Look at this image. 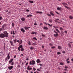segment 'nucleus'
Returning <instances> with one entry per match:
<instances>
[{
  "label": "nucleus",
  "instance_id": "1",
  "mask_svg": "<svg viewBox=\"0 0 73 73\" xmlns=\"http://www.w3.org/2000/svg\"><path fill=\"white\" fill-rule=\"evenodd\" d=\"M29 64V65H35L36 64L35 61L34 60H32L31 61H30Z\"/></svg>",
  "mask_w": 73,
  "mask_h": 73
},
{
  "label": "nucleus",
  "instance_id": "2",
  "mask_svg": "<svg viewBox=\"0 0 73 73\" xmlns=\"http://www.w3.org/2000/svg\"><path fill=\"white\" fill-rule=\"evenodd\" d=\"M3 33L6 37H8V33H7V32L5 31Z\"/></svg>",
  "mask_w": 73,
  "mask_h": 73
},
{
  "label": "nucleus",
  "instance_id": "3",
  "mask_svg": "<svg viewBox=\"0 0 73 73\" xmlns=\"http://www.w3.org/2000/svg\"><path fill=\"white\" fill-rule=\"evenodd\" d=\"M0 37H1V38H4L5 37V35H4V34H0Z\"/></svg>",
  "mask_w": 73,
  "mask_h": 73
},
{
  "label": "nucleus",
  "instance_id": "4",
  "mask_svg": "<svg viewBox=\"0 0 73 73\" xmlns=\"http://www.w3.org/2000/svg\"><path fill=\"white\" fill-rule=\"evenodd\" d=\"M54 32L56 33V34H54V36L55 37H57L58 36V33L57 32H56L55 31H54Z\"/></svg>",
  "mask_w": 73,
  "mask_h": 73
},
{
  "label": "nucleus",
  "instance_id": "5",
  "mask_svg": "<svg viewBox=\"0 0 73 73\" xmlns=\"http://www.w3.org/2000/svg\"><path fill=\"white\" fill-rule=\"evenodd\" d=\"M23 48V45H20L19 47L18 48V49L19 51H20V48Z\"/></svg>",
  "mask_w": 73,
  "mask_h": 73
},
{
  "label": "nucleus",
  "instance_id": "6",
  "mask_svg": "<svg viewBox=\"0 0 73 73\" xmlns=\"http://www.w3.org/2000/svg\"><path fill=\"white\" fill-rule=\"evenodd\" d=\"M7 27L6 24H4L2 26V28L3 30H4V28H5V27Z\"/></svg>",
  "mask_w": 73,
  "mask_h": 73
},
{
  "label": "nucleus",
  "instance_id": "7",
  "mask_svg": "<svg viewBox=\"0 0 73 73\" xmlns=\"http://www.w3.org/2000/svg\"><path fill=\"white\" fill-rule=\"evenodd\" d=\"M8 68L9 70H11L13 68V66H9Z\"/></svg>",
  "mask_w": 73,
  "mask_h": 73
},
{
  "label": "nucleus",
  "instance_id": "8",
  "mask_svg": "<svg viewBox=\"0 0 73 73\" xmlns=\"http://www.w3.org/2000/svg\"><path fill=\"white\" fill-rule=\"evenodd\" d=\"M58 20H59V19H57L54 20L55 22L56 23H60V22H58Z\"/></svg>",
  "mask_w": 73,
  "mask_h": 73
},
{
  "label": "nucleus",
  "instance_id": "9",
  "mask_svg": "<svg viewBox=\"0 0 73 73\" xmlns=\"http://www.w3.org/2000/svg\"><path fill=\"white\" fill-rule=\"evenodd\" d=\"M29 67H30V66H29L27 67V70H31V69H32V68H30Z\"/></svg>",
  "mask_w": 73,
  "mask_h": 73
},
{
  "label": "nucleus",
  "instance_id": "10",
  "mask_svg": "<svg viewBox=\"0 0 73 73\" xmlns=\"http://www.w3.org/2000/svg\"><path fill=\"white\" fill-rule=\"evenodd\" d=\"M50 14L51 15H52L53 16H54V15L53 13V11H51L50 12Z\"/></svg>",
  "mask_w": 73,
  "mask_h": 73
},
{
  "label": "nucleus",
  "instance_id": "11",
  "mask_svg": "<svg viewBox=\"0 0 73 73\" xmlns=\"http://www.w3.org/2000/svg\"><path fill=\"white\" fill-rule=\"evenodd\" d=\"M36 62L37 63H40V62H41L40 60L39 59H38L36 60Z\"/></svg>",
  "mask_w": 73,
  "mask_h": 73
},
{
  "label": "nucleus",
  "instance_id": "12",
  "mask_svg": "<svg viewBox=\"0 0 73 73\" xmlns=\"http://www.w3.org/2000/svg\"><path fill=\"white\" fill-rule=\"evenodd\" d=\"M10 42L11 45L12 46H13V41H10Z\"/></svg>",
  "mask_w": 73,
  "mask_h": 73
},
{
  "label": "nucleus",
  "instance_id": "13",
  "mask_svg": "<svg viewBox=\"0 0 73 73\" xmlns=\"http://www.w3.org/2000/svg\"><path fill=\"white\" fill-rule=\"evenodd\" d=\"M68 45V47L69 48H71L72 47V46L71 45V44H70V43H69Z\"/></svg>",
  "mask_w": 73,
  "mask_h": 73
},
{
  "label": "nucleus",
  "instance_id": "14",
  "mask_svg": "<svg viewBox=\"0 0 73 73\" xmlns=\"http://www.w3.org/2000/svg\"><path fill=\"white\" fill-rule=\"evenodd\" d=\"M21 20L22 21H25V18H22L21 19Z\"/></svg>",
  "mask_w": 73,
  "mask_h": 73
},
{
  "label": "nucleus",
  "instance_id": "15",
  "mask_svg": "<svg viewBox=\"0 0 73 73\" xmlns=\"http://www.w3.org/2000/svg\"><path fill=\"white\" fill-rule=\"evenodd\" d=\"M21 31H22V32H23V33L25 32V30L23 29V28L21 29Z\"/></svg>",
  "mask_w": 73,
  "mask_h": 73
},
{
  "label": "nucleus",
  "instance_id": "16",
  "mask_svg": "<svg viewBox=\"0 0 73 73\" xmlns=\"http://www.w3.org/2000/svg\"><path fill=\"white\" fill-rule=\"evenodd\" d=\"M61 7H58L57 8V10H61Z\"/></svg>",
  "mask_w": 73,
  "mask_h": 73
},
{
  "label": "nucleus",
  "instance_id": "17",
  "mask_svg": "<svg viewBox=\"0 0 73 73\" xmlns=\"http://www.w3.org/2000/svg\"><path fill=\"white\" fill-rule=\"evenodd\" d=\"M69 18L71 19V20H72L73 19V17L72 16L70 15L69 17Z\"/></svg>",
  "mask_w": 73,
  "mask_h": 73
},
{
  "label": "nucleus",
  "instance_id": "18",
  "mask_svg": "<svg viewBox=\"0 0 73 73\" xmlns=\"http://www.w3.org/2000/svg\"><path fill=\"white\" fill-rule=\"evenodd\" d=\"M13 60V59L10 60L9 61V63H11L12 62V61Z\"/></svg>",
  "mask_w": 73,
  "mask_h": 73
},
{
  "label": "nucleus",
  "instance_id": "19",
  "mask_svg": "<svg viewBox=\"0 0 73 73\" xmlns=\"http://www.w3.org/2000/svg\"><path fill=\"white\" fill-rule=\"evenodd\" d=\"M7 58L9 59V58H10V56H9V53L8 54V55Z\"/></svg>",
  "mask_w": 73,
  "mask_h": 73
},
{
  "label": "nucleus",
  "instance_id": "20",
  "mask_svg": "<svg viewBox=\"0 0 73 73\" xmlns=\"http://www.w3.org/2000/svg\"><path fill=\"white\" fill-rule=\"evenodd\" d=\"M36 13H40V14H42V12L40 11H36Z\"/></svg>",
  "mask_w": 73,
  "mask_h": 73
},
{
  "label": "nucleus",
  "instance_id": "21",
  "mask_svg": "<svg viewBox=\"0 0 73 73\" xmlns=\"http://www.w3.org/2000/svg\"><path fill=\"white\" fill-rule=\"evenodd\" d=\"M58 48L59 49H62V48L60 46H58Z\"/></svg>",
  "mask_w": 73,
  "mask_h": 73
},
{
  "label": "nucleus",
  "instance_id": "22",
  "mask_svg": "<svg viewBox=\"0 0 73 73\" xmlns=\"http://www.w3.org/2000/svg\"><path fill=\"white\" fill-rule=\"evenodd\" d=\"M33 16L31 15H27V17H32Z\"/></svg>",
  "mask_w": 73,
  "mask_h": 73
},
{
  "label": "nucleus",
  "instance_id": "23",
  "mask_svg": "<svg viewBox=\"0 0 73 73\" xmlns=\"http://www.w3.org/2000/svg\"><path fill=\"white\" fill-rule=\"evenodd\" d=\"M24 28H25V30H27V29H28V27H27V26H25L24 27Z\"/></svg>",
  "mask_w": 73,
  "mask_h": 73
},
{
  "label": "nucleus",
  "instance_id": "24",
  "mask_svg": "<svg viewBox=\"0 0 73 73\" xmlns=\"http://www.w3.org/2000/svg\"><path fill=\"white\" fill-rule=\"evenodd\" d=\"M23 42V40H21L19 41V44H22V42Z\"/></svg>",
  "mask_w": 73,
  "mask_h": 73
},
{
  "label": "nucleus",
  "instance_id": "25",
  "mask_svg": "<svg viewBox=\"0 0 73 73\" xmlns=\"http://www.w3.org/2000/svg\"><path fill=\"white\" fill-rule=\"evenodd\" d=\"M62 4L63 5H68L67 4L65 3H62Z\"/></svg>",
  "mask_w": 73,
  "mask_h": 73
},
{
  "label": "nucleus",
  "instance_id": "26",
  "mask_svg": "<svg viewBox=\"0 0 73 73\" xmlns=\"http://www.w3.org/2000/svg\"><path fill=\"white\" fill-rule=\"evenodd\" d=\"M37 45V43L36 42H34L33 43L32 45Z\"/></svg>",
  "mask_w": 73,
  "mask_h": 73
},
{
  "label": "nucleus",
  "instance_id": "27",
  "mask_svg": "<svg viewBox=\"0 0 73 73\" xmlns=\"http://www.w3.org/2000/svg\"><path fill=\"white\" fill-rule=\"evenodd\" d=\"M44 29H46V30H47V29H48V27H44Z\"/></svg>",
  "mask_w": 73,
  "mask_h": 73
},
{
  "label": "nucleus",
  "instance_id": "28",
  "mask_svg": "<svg viewBox=\"0 0 73 73\" xmlns=\"http://www.w3.org/2000/svg\"><path fill=\"white\" fill-rule=\"evenodd\" d=\"M21 50L22 52L24 51V48L23 47L21 48Z\"/></svg>",
  "mask_w": 73,
  "mask_h": 73
},
{
  "label": "nucleus",
  "instance_id": "29",
  "mask_svg": "<svg viewBox=\"0 0 73 73\" xmlns=\"http://www.w3.org/2000/svg\"><path fill=\"white\" fill-rule=\"evenodd\" d=\"M49 22L50 23H52V19L49 20Z\"/></svg>",
  "mask_w": 73,
  "mask_h": 73
},
{
  "label": "nucleus",
  "instance_id": "30",
  "mask_svg": "<svg viewBox=\"0 0 73 73\" xmlns=\"http://www.w3.org/2000/svg\"><path fill=\"white\" fill-rule=\"evenodd\" d=\"M64 7H65V8H67V9H69V7H68L65 5L64 6Z\"/></svg>",
  "mask_w": 73,
  "mask_h": 73
},
{
  "label": "nucleus",
  "instance_id": "31",
  "mask_svg": "<svg viewBox=\"0 0 73 73\" xmlns=\"http://www.w3.org/2000/svg\"><path fill=\"white\" fill-rule=\"evenodd\" d=\"M28 44L29 45H31V42L30 41L29 42Z\"/></svg>",
  "mask_w": 73,
  "mask_h": 73
},
{
  "label": "nucleus",
  "instance_id": "32",
  "mask_svg": "<svg viewBox=\"0 0 73 73\" xmlns=\"http://www.w3.org/2000/svg\"><path fill=\"white\" fill-rule=\"evenodd\" d=\"M57 54H61V52H57Z\"/></svg>",
  "mask_w": 73,
  "mask_h": 73
},
{
  "label": "nucleus",
  "instance_id": "33",
  "mask_svg": "<svg viewBox=\"0 0 73 73\" xmlns=\"http://www.w3.org/2000/svg\"><path fill=\"white\" fill-rule=\"evenodd\" d=\"M47 15L48 16H51V15H50V14L49 13L47 14Z\"/></svg>",
  "mask_w": 73,
  "mask_h": 73
},
{
  "label": "nucleus",
  "instance_id": "34",
  "mask_svg": "<svg viewBox=\"0 0 73 73\" xmlns=\"http://www.w3.org/2000/svg\"><path fill=\"white\" fill-rule=\"evenodd\" d=\"M3 49L4 50H5V46H3Z\"/></svg>",
  "mask_w": 73,
  "mask_h": 73
},
{
  "label": "nucleus",
  "instance_id": "35",
  "mask_svg": "<svg viewBox=\"0 0 73 73\" xmlns=\"http://www.w3.org/2000/svg\"><path fill=\"white\" fill-rule=\"evenodd\" d=\"M13 41H14V43H16V39L14 40Z\"/></svg>",
  "mask_w": 73,
  "mask_h": 73
},
{
  "label": "nucleus",
  "instance_id": "36",
  "mask_svg": "<svg viewBox=\"0 0 73 73\" xmlns=\"http://www.w3.org/2000/svg\"><path fill=\"white\" fill-rule=\"evenodd\" d=\"M33 39H34V40H37V39L36 38V37H34L33 38Z\"/></svg>",
  "mask_w": 73,
  "mask_h": 73
},
{
  "label": "nucleus",
  "instance_id": "37",
  "mask_svg": "<svg viewBox=\"0 0 73 73\" xmlns=\"http://www.w3.org/2000/svg\"><path fill=\"white\" fill-rule=\"evenodd\" d=\"M56 31L57 32H58V33H60V31H59L58 30V29H56Z\"/></svg>",
  "mask_w": 73,
  "mask_h": 73
},
{
  "label": "nucleus",
  "instance_id": "38",
  "mask_svg": "<svg viewBox=\"0 0 73 73\" xmlns=\"http://www.w3.org/2000/svg\"><path fill=\"white\" fill-rule=\"evenodd\" d=\"M47 24L48 25L50 26V27H52V25H50L49 23Z\"/></svg>",
  "mask_w": 73,
  "mask_h": 73
},
{
  "label": "nucleus",
  "instance_id": "39",
  "mask_svg": "<svg viewBox=\"0 0 73 73\" xmlns=\"http://www.w3.org/2000/svg\"><path fill=\"white\" fill-rule=\"evenodd\" d=\"M60 29L61 30V31H62L63 29V28H62L61 27H60Z\"/></svg>",
  "mask_w": 73,
  "mask_h": 73
},
{
  "label": "nucleus",
  "instance_id": "40",
  "mask_svg": "<svg viewBox=\"0 0 73 73\" xmlns=\"http://www.w3.org/2000/svg\"><path fill=\"white\" fill-rule=\"evenodd\" d=\"M3 19V18L2 17H0V20H1Z\"/></svg>",
  "mask_w": 73,
  "mask_h": 73
},
{
  "label": "nucleus",
  "instance_id": "41",
  "mask_svg": "<svg viewBox=\"0 0 73 73\" xmlns=\"http://www.w3.org/2000/svg\"><path fill=\"white\" fill-rule=\"evenodd\" d=\"M12 27H14V23H12Z\"/></svg>",
  "mask_w": 73,
  "mask_h": 73
},
{
  "label": "nucleus",
  "instance_id": "42",
  "mask_svg": "<svg viewBox=\"0 0 73 73\" xmlns=\"http://www.w3.org/2000/svg\"><path fill=\"white\" fill-rule=\"evenodd\" d=\"M29 2L31 3H33V1H29Z\"/></svg>",
  "mask_w": 73,
  "mask_h": 73
},
{
  "label": "nucleus",
  "instance_id": "43",
  "mask_svg": "<svg viewBox=\"0 0 73 73\" xmlns=\"http://www.w3.org/2000/svg\"><path fill=\"white\" fill-rule=\"evenodd\" d=\"M30 49H31V50H32V49H33V47H31L30 48Z\"/></svg>",
  "mask_w": 73,
  "mask_h": 73
},
{
  "label": "nucleus",
  "instance_id": "44",
  "mask_svg": "<svg viewBox=\"0 0 73 73\" xmlns=\"http://www.w3.org/2000/svg\"><path fill=\"white\" fill-rule=\"evenodd\" d=\"M64 33H66V34H67L68 32L66 31H65Z\"/></svg>",
  "mask_w": 73,
  "mask_h": 73
},
{
  "label": "nucleus",
  "instance_id": "45",
  "mask_svg": "<svg viewBox=\"0 0 73 73\" xmlns=\"http://www.w3.org/2000/svg\"><path fill=\"white\" fill-rule=\"evenodd\" d=\"M61 36H62V35H64V32H62L61 33Z\"/></svg>",
  "mask_w": 73,
  "mask_h": 73
},
{
  "label": "nucleus",
  "instance_id": "46",
  "mask_svg": "<svg viewBox=\"0 0 73 73\" xmlns=\"http://www.w3.org/2000/svg\"><path fill=\"white\" fill-rule=\"evenodd\" d=\"M60 64L61 65H64V64L62 63H60Z\"/></svg>",
  "mask_w": 73,
  "mask_h": 73
},
{
  "label": "nucleus",
  "instance_id": "47",
  "mask_svg": "<svg viewBox=\"0 0 73 73\" xmlns=\"http://www.w3.org/2000/svg\"><path fill=\"white\" fill-rule=\"evenodd\" d=\"M55 48V46H53V47H51V48H52V49H54Z\"/></svg>",
  "mask_w": 73,
  "mask_h": 73
},
{
  "label": "nucleus",
  "instance_id": "48",
  "mask_svg": "<svg viewBox=\"0 0 73 73\" xmlns=\"http://www.w3.org/2000/svg\"><path fill=\"white\" fill-rule=\"evenodd\" d=\"M42 36H43V37H45V35H44V34H42Z\"/></svg>",
  "mask_w": 73,
  "mask_h": 73
},
{
  "label": "nucleus",
  "instance_id": "49",
  "mask_svg": "<svg viewBox=\"0 0 73 73\" xmlns=\"http://www.w3.org/2000/svg\"><path fill=\"white\" fill-rule=\"evenodd\" d=\"M16 55H15L14 56V58H16Z\"/></svg>",
  "mask_w": 73,
  "mask_h": 73
},
{
  "label": "nucleus",
  "instance_id": "50",
  "mask_svg": "<svg viewBox=\"0 0 73 73\" xmlns=\"http://www.w3.org/2000/svg\"><path fill=\"white\" fill-rule=\"evenodd\" d=\"M64 70H65V71H66V70H67V68H65Z\"/></svg>",
  "mask_w": 73,
  "mask_h": 73
},
{
  "label": "nucleus",
  "instance_id": "51",
  "mask_svg": "<svg viewBox=\"0 0 73 73\" xmlns=\"http://www.w3.org/2000/svg\"><path fill=\"white\" fill-rule=\"evenodd\" d=\"M19 41H19V40H17V42H19V43H20Z\"/></svg>",
  "mask_w": 73,
  "mask_h": 73
},
{
  "label": "nucleus",
  "instance_id": "52",
  "mask_svg": "<svg viewBox=\"0 0 73 73\" xmlns=\"http://www.w3.org/2000/svg\"><path fill=\"white\" fill-rule=\"evenodd\" d=\"M56 13L58 14V15H60V13H58V12H56Z\"/></svg>",
  "mask_w": 73,
  "mask_h": 73
},
{
  "label": "nucleus",
  "instance_id": "53",
  "mask_svg": "<svg viewBox=\"0 0 73 73\" xmlns=\"http://www.w3.org/2000/svg\"><path fill=\"white\" fill-rule=\"evenodd\" d=\"M11 64L12 65H13V64H14L13 62H12L11 63Z\"/></svg>",
  "mask_w": 73,
  "mask_h": 73
},
{
  "label": "nucleus",
  "instance_id": "54",
  "mask_svg": "<svg viewBox=\"0 0 73 73\" xmlns=\"http://www.w3.org/2000/svg\"><path fill=\"white\" fill-rule=\"evenodd\" d=\"M13 35H15V32H14V31H13Z\"/></svg>",
  "mask_w": 73,
  "mask_h": 73
},
{
  "label": "nucleus",
  "instance_id": "55",
  "mask_svg": "<svg viewBox=\"0 0 73 73\" xmlns=\"http://www.w3.org/2000/svg\"><path fill=\"white\" fill-rule=\"evenodd\" d=\"M26 11L27 12H29V10L28 9H27L26 10Z\"/></svg>",
  "mask_w": 73,
  "mask_h": 73
},
{
  "label": "nucleus",
  "instance_id": "56",
  "mask_svg": "<svg viewBox=\"0 0 73 73\" xmlns=\"http://www.w3.org/2000/svg\"><path fill=\"white\" fill-rule=\"evenodd\" d=\"M7 60H8V58L7 57L6 58L5 60L6 61Z\"/></svg>",
  "mask_w": 73,
  "mask_h": 73
},
{
  "label": "nucleus",
  "instance_id": "57",
  "mask_svg": "<svg viewBox=\"0 0 73 73\" xmlns=\"http://www.w3.org/2000/svg\"><path fill=\"white\" fill-rule=\"evenodd\" d=\"M33 70H34V71L36 70V69H35V68H33Z\"/></svg>",
  "mask_w": 73,
  "mask_h": 73
},
{
  "label": "nucleus",
  "instance_id": "58",
  "mask_svg": "<svg viewBox=\"0 0 73 73\" xmlns=\"http://www.w3.org/2000/svg\"><path fill=\"white\" fill-rule=\"evenodd\" d=\"M37 70L38 71H40V69H37Z\"/></svg>",
  "mask_w": 73,
  "mask_h": 73
},
{
  "label": "nucleus",
  "instance_id": "59",
  "mask_svg": "<svg viewBox=\"0 0 73 73\" xmlns=\"http://www.w3.org/2000/svg\"><path fill=\"white\" fill-rule=\"evenodd\" d=\"M39 65H40V66H42V64H39Z\"/></svg>",
  "mask_w": 73,
  "mask_h": 73
},
{
  "label": "nucleus",
  "instance_id": "60",
  "mask_svg": "<svg viewBox=\"0 0 73 73\" xmlns=\"http://www.w3.org/2000/svg\"><path fill=\"white\" fill-rule=\"evenodd\" d=\"M34 33L35 35H36L37 34V32H34Z\"/></svg>",
  "mask_w": 73,
  "mask_h": 73
},
{
  "label": "nucleus",
  "instance_id": "61",
  "mask_svg": "<svg viewBox=\"0 0 73 73\" xmlns=\"http://www.w3.org/2000/svg\"><path fill=\"white\" fill-rule=\"evenodd\" d=\"M34 25H37V23H35L34 24Z\"/></svg>",
  "mask_w": 73,
  "mask_h": 73
},
{
  "label": "nucleus",
  "instance_id": "62",
  "mask_svg": "<svg viewBox=\"0 0 73 73\" xmlns=\"http://www.w3.org/2000/svg\"><path fill=\"white\" fill-rule=\"evenodd\" d=\"M2 30V28H0V32H1V31Z\"/></svg>",
  "mask_w": 73,
  "mask_h": 73
},
{
  "label": "nucleus",
  "instance_id": "63",
  "mask_svg": "<svg viewBox=\"0 0 73 73\" xmlns=\"http://www.w3.org/2000/svg\"><path fill=\"white\" fill-rule=\"evenodd\" d=\"M28 65V62H27V63H26V65Z\"/></svg>",
  "mask_w": 73,
  "mask_h": 73
},
{
  "label": "nucleus",
  "instance_id": "64",
  "mask_svg": "<svg viewBox=\"0 0 73 73\" xmlns=\"http://www.w3.org/2000/svg\"><path fill=\"white\" fill-rule=\"evenodd\" d=\"M69 60V58H68L66 60V61H68V60Z\"/></svg>",
  "mask_w": 73,
  "mask_h": 73
}]
</instances>
